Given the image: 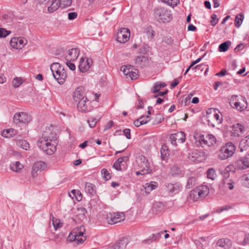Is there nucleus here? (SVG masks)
Wrapping results in <instances>:
<instances>
[{"label": "nucleus", "mask_w": 249, "mask_h": 249, "mask_svg": "<svg viewBox=\"0 0 249 249\" xmlns=\"http://www.w3.org/2000/svg\"><path fill=\"white\" fill-rule=\"evenodd\" d=\"M14 122L16 124H28L31 120L32 118L28 113L24 112L16 113L13 117Z\"/></svg>", "instance_id": "9d476101"}, {"label": "nucleus", "mask_w": 249, "mask_h": 249, "mask_svg": "<svg viewBox=\"0 0 249 249\" xmlns=\"http://www.w3.org/2000/svg\"><path fill=\"white\" fill-rule=\"evenodd\" d=\"M207 176L208 178L213 180H214L216 177V174L214 169L213 168L209 169L207 171Z\"/></svg>", "instance_id": "37998d69"}, {"label": "nucleus", "mask_w": 249, "mask_h": 249, "mask_svg": "<svg viewBox=\"0 0 249 249\" xmlns=\"http://www.w3.org/2000/svg\"><path fill=\"white\" fill-rule=\"evenodd\" d=\"M245 45L243 43H240L236 47V48L234 49V51L235 52H238L240 50H242L243 49V48L245 47Z\"/></svg>", "instance_id": "e2e57ef3"}, {"label": "nucleus", "mask_w": 249, "mask_h": 249, "mask_svg": "<svg viewBox=\"0 0 249 249\" xmlns=\"http://www.w3.org/2000/svg\"><path fill=\"white\" fill-rule=\"evenodd\" d=\"M79 54V51L78 49L72 48L69 50L65 54L66 61H74L77 58Z\"/></svg>", "instance_id": "5701e85b"}, {"label": "nucleus", "mask_w": 249, "mask_h": 249, "mask_svg": "<svg viewBox=\"0 0 249 249\" xmlns=\"http://www.w3.org/2000/svg\"><path fill=\"white\" fill-rule=\"evenodd\" d=\"M163 1L173 7L175 6H177L179 2L178 0H163Z\"/></svg>", "instance_id": "864d4df0"}, {"label": "nucleus", "mask_w": 249, "mask_h": 249, "mask_svg": "<svg viewBox=\"0 0 249 249\" xmlns=\"http://www.w3.org/2000/svg\"><path fill=\"white\" fill-rule=\"evenodd\" d=\"M165 187L169 194L175 195L178 194L182 189V184L178 182L174 183H167Z\"/></svg>", "instance_id": "f3484780"}, {"label": "nucleus", "mask_w": 249, "mask_h": 249, "mask_svg": "<svg viewBox=\"0 0 249 249\" xmlns=\"http://www.w3.org/2000/svg\"><path fill=\"white\" fill-rule=\"evenodd\" d=\"M231 241L228 238H222L218 240L217 245L219 247L228 249L231 246Z\"/></svg>", "instance_id": "bb28decb"}, {"label": "nucleus", "mask_w": 249, "mask_h": 249, "mask_svg": "<svg viewBox=\"0 0 249 249\" xmlns=\"http://www.w3.org/2000/svg\"><path fill=\"white\" fill-rule=\"evenodd\" d=\"M237 169L236 168H235V166H234V163L233 164H231L228 166H227L225 169V172H224V178H229V173L230 172H234L235 170Z\"/></svg>", "instance_id": "e433bc0d"}, {"label": "nucleus", "mask_w": 249, "mask_h": 249, "mask_svg": "<svg viewBox=\"0 0 249 249\" xmlns=\"http://www.w3.org/2000/svg\"><path fill=\"white\" fill-rule=\"evenodd\" d=\"M125 218V215L124 212L109 213L107 216L108 223L111 225L124 221Z\"/></svg>", "instance_id": "1a4fd4ad"}, {"label": "nucleus", "mask_w": 249, "mask_h": 249, "mask_svg": "<svg viewBox=\"0 0 249 249\" xmlns=\"http://www.w3.org/2000/svg\"><path fill=\"white\" fill-rule=\"evenodd\" d=\"M60 5V0H53L51 5L48 8V10L50 13H53L57 10Z\"/></svg>", "instance_id": "2f4dec72"}, {"label": "nucleus", "mask_w": 249, "mask_h": 249, "mask_svg": "<svg viewBox=\"0 0 249 249\" xmlns=\"http://www.w3.org/2000/svg\"><path fill=\"white\" fill-rule=\"evenodd\" d=\"M188 158L192 161L199 163L206 160L207 155L204 151L194 150L188 154Z\"/></svg>", "instance_id": "6e6552de"}, {"label": "nucleus", "mask_w": 249, "mask_h": 249, "mask_svg": "<svg viewBox=\"0 0 249 249\" xmlns=\"http://www.w3.org/2000/svg\"><path fill=\"white\" fill-rule=\"evenodd\" d=\"M97 121L96 118L94 117H90L88 120V123L90 127L92 128L94 127L97 124Z\"/></svg>", "instance_id": "5fc2aeb1"}, {"label": "nucleus", "mask_w": 249, "mask_h": 249, "mask_svg": "<svg viewBox=\"0 0 249 249\" xmlns=\"http://www.w3.org/2000/svg\"><path fill=\"white\" fill-rule=\"evenodd\" d=\"M126 244V242H124V240H121L116 245L114 249H120L122 246H125Z\"/></svg>", "instance_id": "13d9d810"}, {"label": "nucleus", "mask_w": 249, "mask_h": 249, "mask_svg": "<svg viewBox=\"0 0 249 249\" xmlns=\"http://www.w3.org/2000/svg\"><path fill=\"white\" fill-rule=\"evenodd\" d=\"M158 183L155 181H151L149 183H146L144 186L145 192L149 193L150 192L155 189L158 187Z\"/></svg>", "instance_id": "473e14b6"}, {"label": "nucleus", "mask_w": 249, "mask_h": 249, "mask_svg": "<svg viewBox=\"0 0 249 249\" xmlns=\"http://www.w3.org/2000/svg\"><path fill=\"white\" fill-rule=\"evenodd\" d=\"M51 70L53 77L58 83L63 84L67 77L66 71L64 67L58 63H54L51 66Z\"/></svg>", "instance_id": "7ed1b4c3"}, {"label": "nucleus", "mask_w": 249, "mask_h": 249, "mask_svg": "<svg viewBox=\"0 0 249 249\" xmlns=\"http://www.w3.org/2000/svg\"><path fill=\"white\" fill-rule=\"evenodd\" d=\"M244 15L241 13L236 15L234 23L235 26L236 27L239 28L241 26L244 19Z\"/></svg>", "instance_id": "a19ab883"}, {"label": "nucleus", "mask_w": 249, "mask_h": 249, "mask_svg": "<svg viewBox=\"0 0 249 249\" xmlns=\"http://www.w3.org/2000/svg\"><path fill=\"white\" fill-rule=\"evenodd\" d=\"M164 120L163 116L161 114H158L156 115L154 121L153 123V124H157L161 123Z\"/></svg>", "instance_id": "de8ad7c7"}, {"label": "nucleus", "mask_w": 249, "mask_h": 249, "mask_svg": "<svg viewBox=\"0 0 249 249\" xmlns=\"http://www.w3.org/2000/svg\"><path fill=\"white\" fill-rule=\"evenodd\" d=\"M141 162L140 166L142 168L141 172H137V175H144L149 174L152 171V169L149 165L147 159L144 156H142L140 158Z\"/></svg>", "instance_id": "2eb2a0df"}, {"label": "nucleus", "mask_w": 249, "mask_h": 249, "mask_svg": "<svg viewBox=\"0 0 249 249\" xmlns=\"http://www.w3.org/2000/svg\"><path fill=\"white\" fill-rule=\"evenodd\" d=\"M242 185L247 188H249V175H244L241 178Z\"/></svg>", "instance_id": "49530a36"}, {"label": "nucleus", "mask_w": 249, "mask_h": 249, "mask_svg": "<svg viewBox=\"0 0 249 249\" xmlns=\"http://www.w3.org/2000/svg\"><path fill=\"white\" fill-rule=\"evenodd\" d=\"M92 61L90 58H82L81 59L78 66L79 71L82 72H86L92 65Z\"/></svg>", "instance_id": "412c9836"}, {"label": "nucleus", "mask_w": 249, "mask_h": 249, "mask_svg": "<svg viewBox=\"0 0 249 249\" xmlns=\"http://www.w3.org/2000/svg\"><path fill=\"white\" fill-rule=\"evenodd\" d=\"M219 113L218 110L214 108L208 109L206 112V118L209 125L214 126L215 124H219L221 123L222 117Z\"/></svg>", "instance_id": "39448f33"}, {"label": "nucleus", "mask_w": 249, "mask_h": 249, "mask_svg": "<svg viewBox=\"0 0 249 249\" xmlns=\"http://www.w3.org/2000/svg\"><path fill=\"white\" fill-rule=\"evenodd\" d=\"M230 104L233 108L240 111H243L247 108L246 104L241 96H231Z\"/></svg>", "instance_id": "0eeeda50"}, {"label": "nucleus", "mask_w": 249, "mask_h": 249, "mask_svg": "<svg viewBox=\"0 0 249 249\" xmlns=\"http://www.w3.org/2000/svg\"><path fill=\"white\" fill-rule=\"evenodd\" d=\"M166 86L165 83L158 82L155 84V85L151 89V91L153 93H157L160 91V90L162 88L165 87Z\"/></svg>", "instance_id": "f704fd0d"}, {"label": "nucleus", "mask_w": 249, "mask_h": 249, "mask_svg": "<svg viewBox=\"0 0 249 249\" xmlns=\"http://www.w3.org/2000/svg\"><path fill=\"white\" fill-rule=\"evenodd\" d=\"M196 178L195 177L189 178L186 185V188L190 189L193 187L196 184Z\"/></svg>", "instance_id": "c03bdc74"}, {"label": "nucleus", "mask_w": 249, "mask_h": 249, "mask_svg": "<svg viewBox=\"0 0 249 249\" xmlns=\"http://www.w3.org/2000/svg\"><path fill=\"white\" fill-rule=\"evenodd\" d=\"M155 13L159 19L163 22H168L172 19V15L170 12L164 8L157 9Z\"/></svg>", "instance_id": "f8f14e48"}, {"label": "nucleus", "mask_w": 249, "mask_h": 249, "mask_svg": "<svg viewBox=\"0 0 249 249\" xmlns=\"http://www.w3.org/2000/svg\"><path fill=\"white\" fill-rule=\"evenodd\" d=\"M121 70L127 77H129L132 80L136 79L138 77V71L137 69L133 71V68L131 65L123 66L121 67Z\"/></svg>", "instance_id": "4468645a"}, {"label": "nucleus", "mask_w": 249, "mask_h": 249, "mask_svg": "<svg viewBox=\"0 0 249 249\" xmlns=\"http://www.w3.org/2000/svg\"><path fill=\"white\" fill-rule=\"evenodd\" d=\"M85 89L83 87H79L76 89L73 94V98L76 102L80 100L84 96Z\"/></svg>", "instance_id": "393cba45"}, {"label": "nucleus", "mask_w": 249, "mask_h": 249, "mask_svg": "<svg viewBox=\"0 0 249 249\" xmlns=\"http://www.w3.org/2000/svg\"><path fill=\"white\" fill-rule=\"evenodd\" d=\"M46 167V164L44 162L39 161L35 162L33 166L32 170V176L33 178H35L38 175V172L43 170Z\"/></svg>", "instance_id": "aec40b11"}, {"label": "nucleus", "mask_w": 249, "mask_h": 249, "mask_svg": "<svg viewBox=\"0 0 249 249\" xmlns=\"http://www.w3.org/2000/svg\"><path fill=\"white\" fill-rule=\"evenodd\" d=\"M17 143L19 147L26 150H28L30 147L28 142L25 140H18Z\"/></svg>", "instance_id": "4c0bfd02"}, {"label": "nucleus", "mask_w": 249, "mask_h": 249, "mask_svg": "<svg viewBox=\"0 0 249 249\" xmlns=\"http://www.w3.org/2000/svg\"><path fill=\"white\" fill-rule=\"evenodd\" d=\"M211 21L212 26H215L218 22V19L217 18V16L215 14H213L211 15Z\"/></svg>", "instance_id": "4d7b16f0"}, {"label": "nucleus", "mask_w": 249, "mask_h": 249, "mask_svg": "<svg viewBox=\"0 0 249 249\" xmlns=\"http://www.w3.org/2000/svg\"><path fill=\"white\" fill-rule=\"evenodd\" d=\"M71 61H66V64L70 70L73 71L75 69V66L73 63L71 62Z\"/></svg>", "instance_id": "052dcab7"}, {"label": "nucleus", "mask_w": 249, "mask_h": 249, "mask_svg": "<svg viewBox=\"0 0 249 249\" xmlns=\"http://www.w3.org/2000/svg\"><path fill=\"white\" fill-rule=\"evenodd\" d=\"M209 193V189L207 185H201L193 189L190 194V198L194 201H197L200 198H204Z\"/></svg>", "instance_id": "423d86ee"}, {"label": "nucleus", "mask_w": 249, "mask_h": 249, "mask_svg": "<svg viewBox=\"0 0 249 249\" xmlns=\"http://www.w3.org/2000/svg\"><path fill=\"white\" fill-rule=\"evenodd\" d=\"M88 103H89V102L86 97H82L77 104L78 110L82 112H89L90 109L88 107Z\"/></svg>", "instance_id": "4be33fe9"}, {"label": "nucleus", "mask_w": 249, "mask_h": 249, "mask_svg": "<svg viewBox=\"0 0 249 249\" xmlns=\"http://www.w3.org/2000/svg\"><path fill=\"white\" fill-rule=\"evenodd\" d=\"M23 80L21 78L16 77L13 79L12 84L15 88H18L20 86Z\"/></svg>", "instance_id": "3c124183"}, {"label": "nucleus", "mask_w": 249, "mask_h": 249, "mask_svg": "<svg viewBox=\"0 0 249 249\" xmlns=\"http://www.w3.org/2000/svg\"><path fill=\"white\" fill-rule=\"evenodd\" d=\"M23 165L19 161L13 162L10 165L11 169L16 172H19L23 168Z\"/></svg>", "instance_id": "72a5a7b5"}, {"label": "nucleus", "mask_w": 249, "mask_h": 249, "mask_svg": "<svg viewBox=\"0 0 249 249\" xmlns=\"http://www.w3.org/2000/svg\"><path fill=\"white\" fill-rule=\"evenodd\" d=\"M223 183L224 187L226 188H228L230 190L234 188V182L231 179H224L223 180Z\"/></svg>", "instance_id": "79ce46f5"}, {"label": "nucleus", "mask_w": 249, "mask_h": 249, "mask_svg": "<svg viewBox=\"0 0 249 249\" xmlns=\"http://www.w3.org/2000/svg\"><path fill=\"white\" fill-rule=\"evenodd\" d=\"M11 34V31L0 28V38L5 37Z\"/></svg>", "instance_id": "603ef678"}, {"label": "nucleus", "mask_w": 249, "mask_h": 249, "mask_svg": "<svg viewBox=\"0 0 249 249\" xmlns=\"http://www.w3.org/2000/svg\"><path fill=\"white\" fill-rule=\"evenodd\" d=\"M16 132L14 129H7L3 131L1 135L5 138H10L15 135Z\"/></svg>", "instance_id": "c9c22d12"}, {"label": "nucleus", "mask_w": 249, "mask_h": 249, "mask_svg": "<svg viewBox=\"0 0 249 249\" xmlns=\"http://www.w3.org/2000/svg\"><path fill=\"white\" fill-rule=\"evenodd\" d=\"M56 145V134L50 130L44 132L37 141L39 148L50 155H53L55 152Z\"/></svg>", "instance_id": "f257e3e1"}, {"label": "nucleus", "mask_w": 249, "mask_h": 249, "mask_svg": "<svg viewBox=\"0 0 249 249\" xmlns=\"http://www.w3.org/2000/svg\"><path fill=\"white\" fill-rule=\"evenodd\" d=\"M149 60L147 56H138L135 59V64L137 67L143 68L149 63Z\"/></svg>", "instance_id": "b1692460"}, {"label": "nucleus", "mask_w": 249, "mask_h": 249, "mask_svg": "<svg viewBox=\"0 0 249 249\" xmlns=\"http://www.w3.org/2000/svg\"><path fill=\"white\" fill-rule=\"evenodd\" d=\"M87 239L84 234H69L67 241L75 245L83 244Z\"/></svg>", "instance_id": "dca6fc26"}, {"label": "nucleus", "mask_w": 249, "mask_h": 249, "mask_svg": "<svg viewBox=\"0 0 249 249\" xmlns=\"http://www.w3.org/2000/svg\"><path fill=\"white\" fill-rule=\"evenodd\" d=\"M234 166L238 170H245L249 168V161L245 156L236 160L234 161Z\"/></svg>", "instance_id": "a211bd4d"}, {"label": "nucleus", "mask_w": 249, "mask_h": 249, "mask_svg": "<svg viewBox=\"0 0 249 249\" xmlns=\"http://www.w3.org/2000/svg\"><path fill=\"white\" fill-rule=\"evenodd\" d=\"M235 151V145L232 142H229L220 148L218 151V156L220 160H225L231 157Z\"/></svg>", "instance_id": "20e7f679"}, {"label": "nucleus", "mask_w": 249, "mask_h": 249, "mask_svg": "<svg viewBox=\"0 0 249 249\" xmlns=\"http://www.w3.org/2000/svg\"><path fill=\"white\" fill-rule=\"evenodd\" d=\"M171 174L174 176H179L181 175V171L177 165H173L171 168Z\"/></svg>", "instance_id": "a18cd8bd"}, {"label": "nucleus", "mask_w": 249, "mask_h": 249, "mask_svg": "<svg viewBox=\"0 0 249 249\" xmlns=\"http://www.w3.org/2000/svg\"><path fill=\"white\" fill-rule=\"evenodd\" d=\"M52 223L55 231L63 226V223L59 219L52 216Z\"/></svg>", "instance_id": "ea45409f"}, {"label": "nucleus", "mask_w": 249, "mask_h": 249, "mask_svg": "<svg viewBox=\"0 0 249 249\" xmlns=\"http://www.w3.org/2000/svg\"><path fill=\"white\" fill-rule=\"evenodd\" d=\"M101 173L103 178L106 180H108L111 178V176L107 169L104 168L101 170Z\"/></svg>", "instance_id": "8fccbe9b"}, {"label": "nucleus", "mask_w": 249, "mask_h": 249, "mask_svg": "<svg viewBox=\"0 0 249 249\" xmlns=\"http://www.w3.org/2000/svg\"><path fill=\"white\" fill-rule=\"evenodd\" d=\"M128 160V158L126 156H124L119 158L117 161L115 162L113 164V167L117 170H122L121 166L123 162H126Z\"/></svg>", "instance_id": "c85d7f7f"}, {"label": "nucleus", "mask_w": 249, "mask_h": 249, "mask_svg": "<svg viewBox=\"0 0 249 249\" xmlns=\"http://www.w3.org/2000/svg\"><path fill=\"white\" fill-rule=\"evenodd\" d=\"M85 231L84 226H80L74 229L70 233H85Z\"/></svg>", "instance_id": "09e8293b"}, {"label": "nucleus", "mask_w": 249, "mask_h": 249, "mask_svg": "<svg viewBox=\"0 0 249 249\" xmlns=\"http://www.w3.org/2000/svg\"><path fill=\"white\" fill-rule=\"evenodd\" d=\"M230 41H226L221 43L218 47L219 51L225 52L228 50L229 46L231 44Z\"/></svg>", "instance_id": "58836bf2"}, {"label": "nucleus", "mask_w": 249, "mask_h": 249, "mask_svg": "<svg viewBox=\"0 0 249 249\" xmlns=\"http://www.w3.org/2000/svg\"><path fill=\"white\" fill-rule=\"evenodd\" d=\"M123 132L127 139H130L131 138L130 129L125 128L123 130Z\"/></svg>", "instance_id": "680f3d73"}, {"label": "nucleus", "mask_w": 249, "mask_h": 249, "mask_svg": "<svg viewBox=\"0 0 249 249\" xmlns=\"http://www.w3.org/2000/svg\"><path fill=\"white\" fill-rule=\"evenodd\" d=\"M130 31L126 28H122L119 30L117 34V40L121 43L127 42L130 38Z\"/></svg>", "instance_id": "ddd939ff"}, {"label": "nucleus", "mask_w": 249, "mask_h": 249, "mask_svg": "<svg viewBox=\"0 0 249 249\" xmlns=\"http://www.w3.org/2000/svg\"><path fill=\"white\" fill-rule=\"evenodd\" d=\"M195 139L196 145L203 148L213 146L216 142L215 137L212 134H197Z\"/></svg>", "instance_id": "f03ea898"}, {"label": "nucleus", "mask_w": 249, "mask_h": 249, "mask_svg": "<svg viewBox=\"0 0 249 249\" xmlns=\"http://www.w3.org/2000/svg\"><path fill=\"white\" fill-rule=\"evenodd\" d=\"M175 230V228H169L167 230H164L162 231H161L160 232H158V233H164L166 232H171V231H174Z\"/></svg>", "instance_id": "338daca9"}, {"label": "nucleus", "mask_w": 249, "mask_h": 249, "mask_svg": "<svg viewBox=\"0 0 249 249\" xmlns=\"http://www.w3.org/2000/svg\"><path fill=\"white\" fill-rule=\"evenodd\" d=\"M180 81V78L174 79V81L171 84V88L172 89L174 88L176 86H177Z\"/></svg>", "instance_id": "69168bd1"}, {"label": "nucleus", "mask_w": 249, "mask_h": 249, "mask_svg": "<svg viewBox=\"0 0 249 249\" xmlns=\"http://www.w3.org/2000/svg\"><path fill=\"white\" fill-rule=\"evenodd\" d=\"M243 244L244 245L249 244V234H245Z\"/></svg>", "instance_id": "774afa93"}, {"label": "nucleus", "mask_w": 249, "mask_h": 249, "mask_svg": "<svg viewBox=\"0 0 249 249\" xmlns=\"http://www.w3.org/2000/svg\"><path fill=\"white\" fill-rule=\"evenodd\" d=\"M231 207L230 206H227V205L224 206L222 207H221V208L218 209L217 210V212L221 213L224 211L228 210V209H231Z\"/></svg>", "instance_id": "0e129e2a"}, {"label": "nucleus", "mask_w": 249, "mask_h": 249, "mask_svg": "<svg viewBox=\"0 0 249 249\" xmlns=\"http://www.w3.org/2000/svg\"><path fill=\"white\" fill-rule=\"evenodd\" d=\"M77 17V14L76 12H71L68 14V19L69 20H73Z\"/></svg>", "instance_id": "bf43d9fd"}, {"label": "nucleus", "mask_w": 249, "mask_h": 249, "mask_svg": "<svg viewBox=\"0 0 249 249\" xmlns=\"http://www.w3.org/2000/svg\"><path fill=\"white\" fill-rule=\"evenodd\" d=\"M85 190L90 196H93L96 192L95 186L89 182H87L85 184Z\"/></svg>", "instance_id": "7c9ffc66"}, {"label": "nucleus", "mask_w": 249, "mask_h": 249, "mask_svg": "<svg viewBox=\"0 0 249 249\" xmlns=\"http://www.w3.org/2000/svg\"><path fill=\"white\" fill-rule=\"evenodd\" d=\"M244 131V127L240 124H237L232 126V133L234 136H240Z\"/></svg>", "instance_id": "a878e982"}, {"label": "nucleus", "mask_w": 249, "mask_h": 249, "mask_svg": "<svg viewBox=\"0 0 249 249\" xmlns=\"http://www.w3.org/2000/svg\"><path fill=\"white\" fill-rule=\"evenodd\" d=\"M185 134L183 132L180 131L170 135L169 140L171 144L177 146L178 143H182L185 141Z\"/></svg>", "instance_id": "9b49d317"}, {"label": "nucleus", "mask_w": 249, "mask_h": 249, "mask_svg": "<svg viewBox=\"0 0 249 249\" xmlns=\"http://www.w3.org/2000/svg\"><path fill=\"white\" fill-rule=\"evenodd\" d=\"M150 120V119L149 116H143L139 118V121H141L142 124H146Z\"/></svg>", "instance_id": "6e6d98bb"}, {"label": "nucleus", "mask_w": 249, "mask_h": 249, "mask_svg": "<svg viewBox=\"0 0 249 249\" xmlns=\"http://www.w3.org/2000/svg\"><path fill=\"white\" fill-rule=\"evenodd\" d=\"M248 147H249V135L242 139L239 143L241 151L246 150Z\"/></svg>", "instance_id": "c756f323"}, {"label": "nucleus", "mask_w": 249, "mask_h": 249, "mask_svg": "<svg viewBox=\"0 0 249 249\" xmlns=\"http://www.w3.org/2000/svg\"><path fill=\"white\" fill-rule=\"evenodd\" d=\"M161 158L162 160L166 161L169 157L170 151L166 145H162L160 149Z\"/></svg>", "instance_id": "cd10ccee"}, {"label": "nucleus", "mask_w": 249, "mask_h": 249, "mask_svg": "<svg viewBox=\"0 0 249 249\" xmlns=\"http://www.w3.org/2000/svg\"><path fill=\"white\" fill-rule=\"evenodd\" d=\"M27 40L24 38L13 37L10 40L12 47L16 49H20L22 47L27 43Z\"/></svg>", "instance_id": "6ab92c4d"}]
</instances>
